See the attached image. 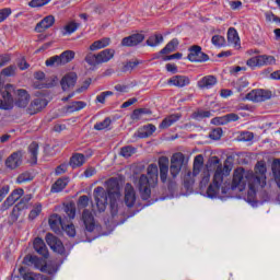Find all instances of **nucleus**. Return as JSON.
Segmentation results:
<instances>
[{"instance_id":"nucleus-1","label":"nucleus","mask_w":280,"mask_h":280,"mask_svg":"<svg viewBox=\"0 0 280 280\" xmlns=\"http://www.w3.org/2000/svg\"><path fill=\"white\" fill-rule=\"evenodd\" d=\"M210 170H214V175L212 184L207 189L208 198H220V194L224 196L229 189H232V191H244L247 187V202L253 206L257 203V191L259 188H257L255 184V173L253 171H246L244 167H237L234 170L232 183L229 187V184L224 182V176H229L231 170H229V166L226 165L222 166L220 158L212 156L208 161L207 170L201 174V188L207 187L211 180V173H209Z\"/></svg>"},{"instance_id":"nucleus-2","label":"nucleus","mask_w":280,"mask_h":280,"mask_svg":"<svg viewBox=\"0 0 280 280\" xmlns=\"http://www.w3.org/2000/svg\"><path fill=\"white\" fill-rule=\"evenodd\" d=\"M107 192L104 187L98 186L94 189V200L100 213L106 211V207H108V198H109V207L112 211V215L115 217L119 213V202H121V190L119 188V180L116 178H109L106 182Z\"/></svg>"},{"instance_id":"nucleus-3","label":"nucleus","mask_w":280,"mask_h":280,"mask_svg":"<svg viewBox=\"0 0 280 280\" xmlns=\"http://www.w3.org/2000/svg\"><path fill=\"white\" fill-rule=\"evenodd\" d=\"M159 170H160V180L163 185L172 190L176 187V178H178V174L183 170V165H185V154L177 152L171 156V165L170 158L160 156L158 161Z\"/></svg>"},{"instance_id":"nucleus-4","label":"nucleus","mask_w":280,"mask_h":280,"mask_svg":"<svg viewBox=\"0 0 280 280\" xmlns=\"http://www.w3.org/2000/svg\"><path fill=\"white\" fill-rule=\"evenodd\" d=\"M159 185V166L150 164L147 168V175H141L138 180V188L142 200H150L152 189Z\"/></svg>"},{"instance_id":"nucleus-5","label":"nucleus","mask_w":280,"mask_h":280,"mask_svg":"<svg viewBox=\"0 0 280 280\" xmlns=\"http://www.w3.org/2000/svg\"><path fill=\"white\" fill-rule=\"evenodd\" d=\"M115 58V49L106 48L97 54H88L85 56V62L90 67H97V65H104L106 62H110Z\"/></svg>"},{"instance_id":"nucleus-6","label":"nucleus","mask_w":280,"mask_h":280,"mask_svg":"<svg viewBox=\"0 0 280 280\" xmlns=\"http://www.w3.org/2000/svg\"><path fill=\"white\" fill-rule=\"evenodd\" d=\"M12 93H14V85H4V91L0 96V110H12V108H14V98L12 97Z\"/></svg>"},{"instance_id":"nucleus-7","label":"nucleus","mask_w":280,"mask_h":280,"mask_svg":"<svg viewBox=\"0 0 280 280\" xmlns=\"http://www.w3.org/2000/svg\"><path fill=\"white\" fill-rule=\"evenodd\" d=\"M277 59L272 55H258L249 58L246 61L247 67L250 69H256V67H266L268 65H275Z\"/></svg>"},{"instance_id":"nucleus-8","label":"nucleus","mask_w":280,"mask_h":280,"mask_svg":"<svg viewBox=\"0 0 280 280\" xmlns=\"http://www.w3.org/2000/svg\"><path fill=\"white\" fill-rule=\"evenodd\" d=\"M266 164L264 162H258L255 166V173H254V183L256 187L259 189H264L266 186Z\"/></svg>"},{"instance_id":"nucleus-9","label":"nucleus","mask_w":280,"mask_h":280,"mask_svg":"<svg viewBox=\"0 0 280 280\" xmlns=\"http://www.w3.org/2000/svg\"><path fill=\"white\" fill-rule=\"evenodd\" d=\"M272 97V92L268 90H253L247 93L245 100L249 102H266V100H270Z\"/></svg>"},{"instance_id":"nucleus-10","label":"nucleus","mask_w":280,"mask_h":280,"mask_svg":"<svg viewBox=\"0 0 280 280\" xmlns=\"http://www.w3.org/2000/svg\"><path fill=\"white\" fill-rule=\"evenodd\" d=\"M189 51L188 60H190V62H207V60H209V55L202 52L200 46H192Z\"/></svg>"},{"instance_id":"nucleus-11","label":"nucleus","mask_w":280,"mask_h":280,"mask_svg":"<svg viewBox=\"0 0 280 280\" xmlns=\"http://www.w3.org/2000/svg\"><path fill=\"white\" fill-rule=\"evenodd\" d=\"M124 202L129 209H132V207H135V202H137V191L132 184H126L125 186Z\"/></svg>"},{"instance_id":"nucleus-12","label":"nucleus","mask_w":280,"mask_h":280,"mask_svg":"<svg viewBox=\"0 0 280 280\" xmlns=\"http://www.w3.org/2000/svg\"><path fill=\"white\" fill-rule=\"evenodd\" d=\"M215 84H218V77L213 74H208L197 82V86L198 89H201V91H209L213 89Z\"/></svg>"},{"instance_id":"nucleus-13","label":"nucleus","mask_w":280,"mask_h":280,"mask_svg":"<svg viewBox=\"0 0 280 280\" xmlns=\"http://www.w3.org/2000/svg\"><path fill=\"white\" fill-rule=\"evenodd\" d=\"M46 242L55 253H58L59 255L65 253V245H62V242L58 240V237L54 236V234L48 233L46 235Z\"/></svg>"},{"instance_id":"nucleus-14","label":"nucleus","mask_w":280,"mask_h":280,"mask_svg":"<svg viewBox=\"0 0 280 280\" xmlns=\"http://www.w3.org/2000/svg\"><path fill=\"white\" fill-rule=\"evenodd\" d=\"M23 163V151L13 152L5 161L9 170H16Z\"/></svg>"},{"instance_id":"nucleus-15","label":"nucleus","mask_w":280,"mask_h":280,"mask_svg":"<svg viewBox=\"0 0 280 280\" xmlns=\"http://www.w3.org/2000/svg\"><path fill=\"white\" fill-rule=\"evenodd\" d=\"M231 121H240V115L235 113H230L224 116L211 119V124H213L214 126H225V124H231Z\"/></svg>"},{"instance_id":"nucleus-16","label":"nucleus","mask_w":280,"mask_h":280,"mask_svg":"<svg viewBox=\"0 0 280 280\" xmlns=\"http://www.w3.org/2000/svg\"><path fill=\"white\" fill-rule=\"evenodd\" d=\"M75 82H78V74H75V72L66 74L60 81L62 91H69V89H73L75 86Z\"/></svg>"},{"instance_id":"nucleus-17","label":"nucleus","mask_w":280,"mask_h":280,"mask_svg":"<svg viewBox=\"0 0 280 280\" xmlns=\"http://www.w3.org/2000/svg\"><path fill=\"white\" fill-rule=\"evenodd\" d=\"M54 23H56V18L54 15H47L36 24L35 32L42 34V32L49 30V27H54Z\"/></svg>"},{"instance_id":"nucleus-18","label":"nucleus","mask_w":280,"mask_h":280,"mask_svg":"<svg viewBox=\"0 0 280 280\" xmlns=\"http://www.w3.org/2000/svg\"><path fill=\"white\" fill-rule=\"evenodd\" d=\"M145 36L143 34H133L128 37L122 38L121 46L122 47H137L140 43H143Z\"/></svg>"},{"instance_id":"nucleus-19","label":"nucleus","mask_w":280,"mask_h":280,"mask_svg":"<svg viewBox=\"0 0 280 280\" xmlns=\"http://www.w3.org/2000/svg\"><path fill=\"white\" fill-rule=\"evenodd\" d=\"M82 221L85 225L86 231H89L90 233H93V231H95V218L93 217V212L86 209L83 210Z\"/></svg>"},{"instance_id":"nucleus-20","label":"nucleus","mask_w":280,"mask_h":280,"mask_svg":"<svg viewBox=\"0 0 280 280\" xmlns=\"http://www.w3.org/2000/svg\"><path fill=\"white\" fill-rule=\"evenodd\" d=\"M47 106V100L45 98H35L28 106L27 113L28 115H36V113H40L43 108Z\"/></svg>"},{"instance_id":"nucleus-21","label":"nucleus","mask_w":280,"mask_h":280,"mask_svg":"<svg viewBox=\"0 0 280 280\" xmlns=\"http://www.w3.org/2000/svg\"><path fill=\"white\" fill-rule=\"evenodd\" d=\"M191 80L186 75H175L168 79V84L171 86H177L178 89H183L185 86H189Z\"/></svg>"},{"instance_id":"nucleus-22","label":"nucleus","mask_w":280,"mask_h":280,"mask_svg":"<svg viewBox=\"0 0 280 280\" xmlns=\"http://www.w3.org/2000/svg\"><path fill=\"white\" fill-rule=\"evenodd\" d=\"M34 250L38 253V255H42L44 259H47L49 257V250H47V245H45V241L43 238L37 237L33 242Z\"/></svg>"},{"instance_id":"nucleus-23","label":"nucleus","mask_w":280,"mask_h":280,"mask_svg":"<svg viewBox=\"0 0 280 280\" xmlns=\"http://www.w3.org/2000/svg\"><path fill=\"white\" fill-rule=\"evenodd\" d=\"M30 104V94L25 90H18V97L15 100V106L18 108H26Z\"/></svg>"},{"instance_id":"nucleus-24","label":"nucleus","mask_w":280,"mask_h":280,"mask_svg":"<svg viewBox=\"0 0 280 280\" xmlns=\"http://www.w3.org/2000/svg\"><path fill=\"white\" fill-rule=\"evenodd\" d=\"M48 222L51 231L55 233H59L60 229H65V223L62 222V218L59 214L50 215Z\"/></svg>"},{"instance_id":"nucleus-25","label":"nucleus","mask_w":280,"mask_h":280,"mask_svg":"<svg viewBox=\"0 0 280 280\" xmlns=\"http://www.w3.org/2000/svg\"><path fill=\"white\" fill-rule=\"evenodd\" d=\"M228 44L231 47H235V49H240V35L237 34V30L234 27H231L228 31Z\"/></svg>"},{"instance_id":"nucleus-26","label":"nucleus","mask_w":280,"mask_h":280,"mask_svg":"<svg viewBox=\"0 0 280 280\" xmlns=\"http://www.w3.org/2000/svg\"><path fill=\"white\" fill-rule=\"evenodd\" d=\"M156 132V126L149 124L138 129L139 139H148V137H152Z\"/></svg>"},{"instance_id":"nucleus-27","label":"nucleus","mask_w":280,"mask_h":280,"mask_svg":"<svg viewBox=\"0 0 280 280\" xmlns=\"http://www.w3.org/2000/svg\"><path fill=\"white\" fill-rule=\"evenodd\" d=\"M79 28H80V23L75 21H70L60 30V32L62 36H71V34H74V32H78Z\"/></svg>"},{"instance_id":"nucleus-28","label":"nucleus","mask_w":280,"mask_h":280,"mask_svg":"<svg viewBox=\"0 0 280 280\" xmlns=\"http://www.w3.org/2000/svg\"><path fill=\"white\" fill-rule=\"evenodd\" d=\"M180 119V115L179 114H173L167 116L166 118H164L162 120V122L160 124L159 128L161 130H166V128H170L171 126H174V124H176V121H178Z\"/></svg>"},{"instance_id":"nucleus-29","label":"nucleus","mask_w":280,"mask_h":280,"mask_svg":"<svg viewBox=\"0 0 280 280\" xmlns=\"http://www.w3.org/2000/svg\"><path fill=\"white\" fill-rule=\"evenodd\" d=\"M23 194H25V190H23V188L13 190L12 194L5 199L4 205H7V207H12L14 202L21 200Z\"/></svg>"},{"instance_id":"nucleus-30","label":"nucleus","mask_w":280,"mask_h":280,"mask_svg":"<svg viewBox=\"0 0 280 280\" xmlns=\"http://www.w3.org/2000/svg\"><path fill=\"white\" fill-rule=\"evenodd\" d=\"M84 163H86V158L84 156V154L75 153L71 156L69 165L70 167L75 170V167H82Z\"/></svg>"},{"instance_id":"nucleus-31","label":"nucleus","mask_w":280,"mask_h":280,"mask_svg":"<svg viewBox=\"0 0 280 280\" xmlns=\"http://www.w3.org/2000/svg\"><path fill=\"white\" fill-rule=\"evenodd\" d=\"M67 185H69L68 177L59 178L56 180L55 185L51 186L50 191L52 194H60V191H62V189H65V187H67Z\"/></svg>"},{"instance_id":"nucleus-32","label":"nucleus","mask_w":280,"mask_h":280,"mask_svg":"<svg viewBox=\"0 0 280 280\" xmlns=\"http://www.w3.org/2000/svg\"><path fill=\"white\" fill-rule=\"evenodd\" d=\"M273 180L280 189V159H275L271 164Z\"/></svg>"},{"instance_id":"nucleus-33","label":"nucleus","mask_w":280,"mask_h":280,"mask_svg":"<svg viewBox=\"0 0 280 280\" xmlns=\"http://www.w3.org/2000/svg\"><path fill=\"white\" fill-rule=\"evenodd\" d=\"M108 45H110V38L104 37L102 39L94 42L90 46V51H97L100 49H104L105 47H108Z\"/></svg>"},{"instance_id":"nucleus-34","label":"nucleus","mask_w":280,"mask_h":280,"mask_svg":"<svg viewBox=\"0 0 280 280\" xmlns=\"http://www.w3.org/2000/svg\"><path fill=\"white\" fill-rule=\"evenodd\" d=\"M83 108H86V103L82 101H75L66 106L65 110L66 113H78V110H82Z\"/></svg>"},{"instance_id":"nucleus-35","label":"nucleus","mask_w":280,"mask_h":280,"mask_svg":"<svg viewBox=\"0 0 280 280\" xmlns=\"http://www.w3.org/2000/svg\"><path fill=\"white\" fill-rule=\"evenodd\" d=\"M249 84H250V82H248V79L246 77H243V78L236 80L233 83V86L237 91V93H244V91H246V89H248Z\"/></svg>"},{"instance_id":"nucleus-36","label":"nucleus","mask_w":280,"mask_h":280,"mask_svg":"<svg viewBox=\"0 0 280 280\" xmlns=\"http://www.w3.org/2000/svg\"><path fill=\"white\" fill-rule=\"evenodd\" d=\"M196 176H198V174H195V171H188L186 173V175L184 176V187H186V189H191V187H194V183H196Z\"/></svg>"},{"instance_id":"nucleus-37","label":"nucleus","mask_w":280,"mask_h":280,"mask_svg":"<svg viewBox=\"0 0 280 280\" xmlns=\"http://www.w3.org/2000/svg\"><path fill=\"white\" fill-rule=\"evenodd\" d=\"M28 154H31V164L36 165L38 163V143L33 142L28 145Z\"/></svg>"},{"instance_id":"nucleus-38","label":"nucleus","mask_w":280,"mask_h":280,"mask_svg":"<svg viewBox=\"0 0 280 280\" xmlns=\"http://www.w3.org/2000/svg\"><path fill=\"white\" fill-rule=\"evenodd\" d=\"M28 261L35 266V268L39 270H45L47 268V262L43 258H38L36 256H30Z\"/></svg>"},{"instance_id":"nucleus-39","label":"nucleus","mask_w":280,"mask_h":280,"mask_svg":"<svg viewBox=\"0 0 280 280\" xmlns=\"http://www.w3.org/2000/svg\"><path fill=\"white\" fill-rule=\"evenodd\" d=\"M176 47H178V39L174 38L160 51V56L176 51Z\"/></svg>"},{"instance_id":"nucleus-40","label":"nucleus","mask_w":280,"mask_h":280,"mask_svg":"<svg viewBox=\"0 0 280 280\" xmlns=\"http://www.w3.org/2000/svg\"><path fill=\"white\" fill-rule=\"evenodd\" d=\"M161 43H163V35L161 34L151 35L147 40L149 47H159Z\"/></svg>"},{"instance_id":"nucleus-41","label":"nucleus","mask_w":280,"mask_h":280,"mask_svg":"<svg viewBox=\"0 0 280 280\" xmlns=\"http://www.w3.org/2000/svg\"><path fill=\"white\" fill-rule=\"evenodd\" d=\"M202 165H205V156L202 154H199L194 160V171L195 174H200V170H202Z\"/></svg>"},{"instance_id":"nucleus-42","label":"nucleus","mask_w":280,"mask_h":280,"mask_svg":"<svg viewBox=\"0 0 280 280\" xmlns=\"http://www.w3.org/2000/svg\"><path fill=\"white\" fill-rule=\"evenodd\" d=\"M59 56L61 58L62 65H67L75 58V52L73 50H66Z\"/></svg>"},{"instance_id":"nucleus-43","label":"nucleus","mask_w":280,"mask_h":280,"mask_svg":"<svg viewBox=\"0 0 280 280\" xmlns=\"http://www.w3.org/2000/svg\"><path fill=\"white\" fill-rule=\"evenodd\" d=\"M137 153V149L132 145L122 147L120 149V156H124L125 159H130L132 154Z\"/></svg>"},{"instance_id":"nucleus-44","label":"nucleus","mask_w":280,"mask_h":280,"mask_svg":"<svg viewBox=\"0 0 280 280\" xmlns=\"http://www.w3.org/2000/svg\"><path fill=\"white\" fill-rule=\"evenodd\" d=\"M31 180H34V176H32V173L30 172H24L20 174L16 178V183L19 185H23L24 183H30Z\"/></svg>"},{"instance_id":"nucleus-45","label":"nucleus","mask_w":280,"mask_h":280,"mask_svg":"<svg viewBox=\"0 0 280 280\" xmlns=\"http://www.w3.org/2000/svg\"><path fill=\"white\" fill-rule=\"evenodd\" d=\"M65 213L68 215L69 220H73L75 218V203L70 202L65 206Z\"/></svg>"},{"instance_id":"nucleus-46","label":"nucleus","mask_w":280,"mask_h":280,"mask_svg":"<svg viewBox=\"0 0 280 280\" xmlns=\"http://www.w3.org/2000/svg\"><path fill=\"white\" fill-rule=\"evenodd\" d=\"M42 211L43 205L36 203L28 214L30 220H36V218L40 215Z\"/></svg>"},{"instance_id":"nucleus-47","label":"nucleus","mask_w":280,"mask_h":280,"mask_svg":"<svg viewBox=\"0 0 280 280\" xmlns=\"http://www.w3.org/2000/svg\"><path fill=\"white\" fill-rule=\"evenodd\" d=\"M45 63H46V67H54L55 65L57 67H60V65H63L60 55L50 57L49 59L46 60Z\"/></svg>"},{"instance_id":"nucleus-48","label":"nucleus","mask_w":280,"mask_h":280,"mask_svg":"<svg viewBox=\"0 0 280 280\" xmlns=\"http://www.w3.org/2000/svg\"><path fill=\"white\" fill-rule=\"evenodd\" d=\"M16 74V66H9L1 71V75L4 78H12V75Z\"/></svg>"},{"instance_id":"nucleus-49","label":"nucleus","mask_w":280,"mask_h":280,"mask_svg":"<svg viewBox=\"0 0 280 280\" xmlns=\"http://www.w3.org/2000/svg\"><path fill=\"white\" fill-rule=\"evenodd\" d=\"M112 95H114L113 91L102 92L96 96V102L98 104H106V97H110Z\"/></svg>"},{"instance_id":"nucleus-50","label":"nucleus","mask_w":280,"mask_h":280,"mask_svg":"<svg viewBox=\"0 0 280 280\" xmlns=\"http://www.w3.org/2000/svg\"><path fill=\"white\" fill-rule=\"evenodd\" d=\"M110 126V119L105 118L103 121L94 125V130H106Z\"/></svg>"},{"instance_id":"nucleus-51","label":"nucleus","mask_w":280,"mask_h":280,"mask_svg":"<svg viewBox=\"0 0 280 280\" xmlns=\"http://www.w3.org/2000/svg\"><path fill=\"white\" fill-rule=\"evenodd\" d=\"M51 0H32L28 5L31 8H43V5H47V3H50Z\"/></svg>"},{"instance_id":"nucleus-52","label":"nucleus","mask_w":280,"mask_h":280,"mask_svg":"<svg viewBox=\"0 0 280 280\" xmlns=\"http://www.w3.org/2000/svg\"><path fill=\"white\" fill-rule=\"evenodd\" d=\"M212 45L214 47H224V37L220 35H214L211 39Z\"/></svg>"},{"instance_id":"nucleus-53","label":"nucleus","mask_w":280,"mask_h":280,"mask_svg":"<svg viewBox=\"0 0 280 280\" xmlns=\"http://www.w3.org/2000/svg\"><path fill=\"white\" fill-rule=\"evenodd\" d=\"M61 229L69 235V237H75V226L73 224L66 225L63 223V228Z\"/></svg>"},{"instance_id":"nucleus-54","label":"nucleus","mask_w":280,"mask_h":280,"mask_svg":"<svg viewBox=\"0 0 280 280\" xmlns=\"http://www.w3.org/2000/svg\"><path fill=\"white\" fill-rule=\"evenodd\" d=\"M209 137H210V139H213V141H218V140L222 139V128L213 129L210 132Z\"/></svg>"},{"instance_id":"nucleus-55","label":"nucleus","mask_w":280,"mask_h":280,"mask_svg":"<svg viewBox=\"0 0 280 280\" xmlns=\"http://www.w3.org/2000/svg\"><path fill=\"white\" fill-rule=\"evenodd\" d=\"M89 200H90L89 196L86 195L81 196L78 201V207H80L81 209L89 207Z\"/></svg>"},{"instance_id":"nucleus-56","label":"nucleus","mask_w":280,"mask_h":280,"mask_svg":"<svg viewBox=\"0 0 280 280\" xmlns=\"http://www.w3.org/2000/svg\"><path fill=\"white\" fill-rule=\"evenodd\" d=\"M10 14H12V10L10 8L0 10V23H3V21L10 16Z\"/></svg>"},{"instance_id":"nucleus-57","label":"nucleus","mask_w":280,"mask_h":280,"mask_svg":"<svg viewBox=\"0 0 280 280\" xmlns=\"http://www.w3.org/2000/svg\"><path fill=\"white\" fill-rule=\"evenodd\" d=\"M254 135L250 131L242 132L240 136V141H253Z\"/></svg>"},{"instance_id":"nucleus-58","label":"nucleus","mask_w":280,"mask_h":280,"mask_svg":"<svg viewBox=\"0 0 280 280\" xmlns=\"http://www.w3.org/2000/svg\"><path fill=\"white\" fill-rule=\"evenodd\" d=\"M211 117V112L209 110H199L196 114V119H206Z\"/></svg>"},{"instance_id":"nucleus-59","label":"nucleus","mask_w":280,"mask_h":280,"mask_svg":"<svg viewBox=\"0 0 280 280\" xmlns=\"http://www.w3.org/2000/svg\"><path fill=\"white\" fill-rule=\"evenodd\" d=\"M10 60H12V57L10 55H8V54L1 55L0 56V68L5 67V65H8V62H10Z\"/></svg>"},{"instance_id":"nucleus-60","label":"nucleus","mask_w":280,"mask_h":280,"mask_svg":"<svg viewBox=\"0 0 280 280\" xmlns=\"http://www.w3.org/2000/svg\"><path fill=\"white\" fill-rule=\"evenodd\" d=\"M183 58V54L176 52L174 55H168L162 58V60L167 61V60H180Z\"/></svg>"},{"instance_id":"nucleus-61","label":"nucleus","mask_w":280,"mask_h":280,"mask_svg":"<svg viewBox=\"0 0 280 280\" xmlns=\"http://www.w3.org/2000/svg\"><path fill=\"white\" fill-rule=\"evenodd\" d=\"M265 16H266V21L279 23V16L275 15V13L272 12H267Z\"/></svg>"},{"instance_id":"nucleus-62","label":"nucleus","mask_w":280,"mask_h":280,"mask_svg":"<svg viewBox=\"0 0 280 280\" xmlns=\"http://www.w3.org/2000/svg\"><path fill=\"white\" fill-rule=\"evenodd\" d=\"M131 119L133 121H139L140 119H143V114H141L140 109H135L131 114Z\"/></svg>"},{"instance_id":"nucleus-63","label":"nucleus","mask_w":280,"mask_h":280,"mask_svg":"<svg viewBox=\"0 0 280 280\" xmlns=\"http://www.w3.org/2000/svg\"><path fill=\"white\" fill-rule=\"evenodd\" d=\"M89 86H91V79L85 80L81 88L77 90V93H83V91H86Z\"/></svg>"},{"instance_id":"nucleus-64","label":"nucleus","mask_w":280,"mask_h":280,"mask_svg":"<svg viewBox=\"0 0 280 280\" xmlns=\"http://www.w3.org/2000/svg\"><path fill=\"white\" fill-rule=\"evenodd\" d=\"M65 172H67V164H60L59 166H57L55 174L57 176H60V174H65Z\"/></svg>"}]
</instances>
